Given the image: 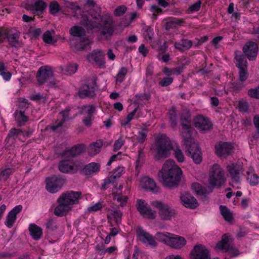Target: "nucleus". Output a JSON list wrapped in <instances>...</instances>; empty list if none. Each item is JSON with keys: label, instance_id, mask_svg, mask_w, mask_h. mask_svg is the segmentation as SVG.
<instances>
[{"label": "nucleus", "instance_id": "8", "mask_svg": "<svg viewBox=\"0 0 259 259\" xmlns=\"http://www.w3.org/2000/svg\"><path fill=\"white\" fill-rule=\"evenodd\" d=\"M65 180L60 176L52 175L45 180L46 189L50 193H56L62 187Z\"/></svg>", "mask_w": 259, "mask_h": 259}, {"label": "nucleus", "instance_id": "52", "mask_svg": "<svg viewBox=\"0 0 259 259\" xmlns=\"http://www.w3.org/2000/svg\"><path fill=\"white\" fill-rule=\"evenodd\" d=\"M239 71L238 80L244 82L247 79L248 76L247 68H239Z\"/></svg>", "mask_w": 259, "mask_h": 259}, {"label": "nucleus", "instance_id": "38", "mask_svg": "<svg viewBox=\"0 0 259 259\" xmlns=\"http://www.w3.org/2000/svg\"><path fill=\"white\" fill-rule=\"evenodd\" d=\"M70 34L75 37L81 38L82 36H84L85 31L84 29L79 26H74L72 27L69 30Z\"/></svg>", "mask_w": 259, "mask_h": 259}, {"label": "nucleus", "instance_id": "62", "mask_svg": "<svg viewBox=\"0 0 259 259\" xmlns=\"http://www.w3.org/2000/svg\"><path fill=\"white\" fill-rule=\"evenodd\" d=\"M135 97L137 100H139L142 101H147L151 98V95L150 94L144 93L142 94H138L136 95Z\"/></svg>", "mask_w": 259, "mask_h": 259}, {"label": "nucleus", "instance_id": "55", "mask_svg": "<svg viewBox=\"0 0 259 259\" xmlns=\"http://www.w3.org/2000/svg\"><path fill=\"white\" fill-rule=\"evenodd\" d=\"M174 155L178 162H183L184 161V154L179 147L174 150Z\"/></svg>", "mask_w": 259, "mask_h": 259}, {"label": "nucleus", "instance_id": "2", "mask_svg": "<svg viewBox=\"0 0 259 259\" xmlns=\"http://www.w3.org/2000/svg\"><path fill=\"white\" fill-rule=\"evenodd\" d=\"M98 19L97 15L94 16L87 14H81L80 24L88 30H92L95 28H99L98 38L100 40H108L113 35L115 29L113 22L108 20H105L103 23H97L95 20Z\"/></svg>", "mask_w": 259, "mask_h": 259}, {"label": "nucleus", "instance_id": "54", "mask_svg": "<svg viewBox=\"0 0 259 259\" xmlns=\"http://www.w3.org/2000/svg\"><path fill=\"white\" fill-rule=\"evenodd\" d=\"M143 35L146 39L151 40L153 36V29L149 26H146L144 29Z\"/></svg>", "mask_w": 259, "mask_h": 259}, {"label": "nucleus", "instance_id": "32", "mask_svg": "<svg viewBox=\"0 0 259 259\" xmlns=\"http://www.w3.org/2000/svg\"><path fill=\"white\" fill-rule=\"evenodd\" d=\"M244 86L245 84L243 82L237 80L228 83V91L233 94L238 93Z\"/></svg>", "mask_w": 259, "mask_h": 259}, {"label": "nucleus", "instance_id": "40", "mask_svg": "<svg viewBox=\"0 0 259 259\" xmlns=\"http://www.w3.org/2000/svg\"><path fill=\"white\" fill-rule=\"evenodd\" d=\"M247 181L251 186H256L259 183L258 175L252 172H247Z\"/></svg>", "mask_w": 259, "mask_h": 259}, {"label": "nucleus", "instance_id": "21", "mask_svg": "<svg viewBox=\"0 0 259 259\" xmlns=\"http://www.w3.org/2000/svg\"><path fill=\"white\" fill-rule=\"evenodd\" d=\"M91 41L88 37L78 38L70 41L71 48L75 51H83L89 48Z\"/></svg>", "mask_w": 259, "mask_h": 259}, {"label": "nucleus", "instance_id": "58", "mask_svg": "<svg viewBox=\"0 0 259 259\" xmlns=\"http://www.w3.org/2000/svg\"><path fill=\"white\" fill-rule=\"evenodd\" d=\"M238 107L240 112H246L248 110V104L245 101L241 100L238 102Z\"/></svg>", "mask_w": 259, "mask_h": 259}, {"label": "nucleus", "instance_id": "29", "mask_svg": "<svg viewBox=\"0 0 259 259\" xmlns=\"http://www.w3.org/2000/svg\"><path fill=\"white\" fill-rule=\"evenodd\" d=\"M143 188L146 190H149L154 193H157L159 192V188L152 178L148 177H144L142 179Z\"/></svg>", "mask_w": 259, "mask_h": 259}, {"label": "nucleus", "instance_id": "50", "mask_svg": "<svg viewBox=\"0 0 259 259\" xmlns=\"http://www.w3.org/2000/svg\"><path fill=\"white\" fill-rule=\"evenodd\" d=\"M49 9L50 13L55 15L60 11L61 8L57 1H53L50 4Z\"/></svg>", "mask_w": 259, "mask_h": 259}, {"label": "nucleus", "instance_id": "37", "mask_svg": "<svg viewBox=\"0 0 259 259\" xmlns=\"http://www.w3.org/2000/svg\"><path fill=\"white\" fill-rule=\"evenodd\" d=\"M47 6V4L43 1L38 0L34 3L32 9L35 11V13L37 15H39L43 13Z\"/></svg>", "mask_w": 259, "mask_h": 259}, {"label": "nucleus", "instance_id": "47", "mask_svg": "<svg viewBox=\"0 0 259 259\" xmlns=\"http://www.w3.org/2000/svg\"><path fill=\"white\" fill-rule=\"evenodd\" d=\"M113 199L114 200H116L118 202H119L120 206L124 207L127 203L128 197L127 196L122 195V194H116L113 196Z\"/></svg>", "mask_w": 259, "mask_h": 259}, {"label": "nucleus", "instance_id": "11", "mask_svg": "<svg viewBox=\"0 0 259 259\" xmlns=\"http://www.w3.org/2000/svg\"><path fill=\"white\" fill-rule=\"evenodd\" d=\"M98 86L96 80H93L91 83L84 84L81 86L78 91V96L80 99L93 98L96 96L95 91Z\"/></svg>", "mask_w": 259, "mask_h": 259}, {"label": "nucleus", "instance_id": "20", "mask_svg": "<svg viewBox=\"0 0 259 259\" xmlns=\"http://www.w3.org/2000/svg\"><path fill=\"white\" fill-rule=\"evenodd\" d=\"M227 170L230 174L232 181L238 183L240 181V172L243 171L242 165L239 163H231L227 166Z\"/></svg>", "mask_w": 259, "mask_h": 259}, {"label": "nucleus", "instance_id": "53", "mask_svg": "<svg viewBox=\"0 0 259 259\" xmlns=\"http://www.w3.org/2000/svg\"><path fill=\"white\" fill-rule=\"evenodd\" d=\"M174 81L172 77H164L159 80L158 84L162 87H165L171 84Z\"/></svg>", "mask_w": 259, "mask_h": 259}, {"label": "nucleus", "instance_id": "3", "mask_svg": "<svg viewBox=\"0 0 259 259\" xmlns=\"http://www.w3.org/2000/svg\"><path fill=\"white\" fill-rule=\"evenodd\" d=\"M174 160L169 159L164 163L160 174L163 184L167 187L172 188L177 186L181 179L182 170L180 167L175 165Z\"/></svg>", "mask_w": 259, "mask_h": 259}, {"label": "nucleus", "instance_id": "64", "mask_svg": "<svg viewBox=\"0 0 259 259\" xmlns=\"http://www.w3.org/2000/svg\"><path fill=\"white\" fill-rule=\"evenodd\" d=\"M28 33L31 34L34 37H37L40 35L41 31L40 28H33L31 26L28 29Z\"/></svg>", "mask_w": 259, "mask_h": 259}, {"label": "nucleus", "instance_id": "46", "mask_svg": "<svg viewBox=\"0 0 259 259\" xmlns=\"http://www.w3.org/2000/svg\"><path fill=\"white\" fill-rule=\"evenodd\" d=\"M124 172V168L123 166H118L115 168L110 177L115 181L117 179L120 178Z\"/></svg>", "mask_w": 259, "mask_h": 259}, {"label": "nucleus", "instance_id": "10", "mask_svg": "<svg viewBox=\"0 0 259 259\" xmlns=\"http://www.w3.org/2000/svg\"><path fill=\"white\" fill-rule=\"evenodd\" d=\"M137 238L138 240L144 244L149 245L151 248H155L157 246L154 237L145 231L142 227H139L136 231Z\"/></svg>", "mask_w": 259, "mask_h": 259}, {"label": "nucleus", "instance_id": "57", "mask_svg": "<svg viewBox=\"0 0 259 259\" xmlns=\"http://www.w3.org/2000/svg\"><path fill=\"white\" fill-rule=\"evenodd\" d=\"M248 95L251 98L259 99V85L255 88L249 89Z\"/></svg>", "mask_w": 259, "mask_h": 259}, {"label": "nucleus", "instance_id": "17", "mask_svg": "<svg viewBox=\"0 0 259 259\" xmlns=\"http://www.w3.org/2000/svg\"><path fill=\"white\" fill-rule=\"evenodd\" d=\"M71 109V107L67 106L64 110L60 111L59 114L62 117L61 120L58 122V120H57L54 123L48 125V127H49L53 132H55L58 129V128L62 126L65 122L70 120H72L74 116L73 117H69L70 112Z\"/></svg>", "mask_w": 259, "mask_h": 259}, {"label": "nucleus", "instance_id": "30", "mask_svg": "<svg viewBox=\"0 0 259 259\" xmlns=\"http://www.w3.org/2000/svg\"><path fill=\"white\" fill-rule=\"evenodd\" d=\"M185 23L183 19L178 18H172L165 24V28L166 30H169L172 29H176L182 26Z\"/></svg>", "mask_w": 259, "mask_h": 259}, {"label": "nucleus", "instance_id": "63", "mask_svg": "<svg viewBox=\"0 0 259 259\" xmlns=\"http://www.w3.org/2000/svg\"><path fill=\"white\" fill-rule=\"evenodd\" d=\"M125 141L122 139V138L119 137L114 144L113 150L116 151L119 150L121 147L124 145Z\"/></svg>", "mask_w": 259, "mask_h": 259}, {"label": "nucleus", "instance_id": "48", "mask_svg": "<svg viewBox=\"0 0 259 259\" xmlns=\"http://www.w3.org/2000/svg\"><path fill=\"white\" fill-rule=\"evenodd\" d=\"M12 214L9 212L6 217V220L5 222V225L9 228H11L13 227L17 219V217Z\"/></svg>", "mask_w": 259, "mask_h": 259}, {"label": "nucleus", "instance_id": "45", "mask_svg": "<svg viewBox=\"0 0 259 259\" xmlns=\"http://www.w3.org/2000/svg\"><path fill=\"white\" fill-rule=\"evenodd\" d=\"M148 130L146 128H143L138 132V136L137 138V142L140 144H143L147 139Z\"/></svg>", "mask_w": 259, "mask_h": 259}, {"label": "nucleus", "instance_id": "18", "mask_svg": "<svg viewBox=\"0 0 259 259\" xmlns=\"http://www.w3.org/2000/svg\"><path fill=\"white\" fill-rule=\"evenodd\" d=\"M258 50L257 44L251 41L247 42L243 48V51L245 56L250 61H254L256 59Z\"/></svg>", "mask_w": 259, "mask_h": 259}, {"label": "nucleus", "instance_id": "61", "mask_svg": "<svg viewBox=\"0 0 259 259\" xmlns=\"http://www.w3.org/2000/svg\"><path fill=\"white\" fill-rule=\"evenodd\" d=\"M126 11V7L124 6H120L117 7L114 11V15L116 16H121L123 15Z\"/></svg>", "mask_w": 259, "mask_h": 259}, {"label": "nucleus", "instance_id": "19", "mask_svg": "<svg viewBox=\"0 0 259 259\" xmlns=\"http://www.w3.org/2000/svg\"><path fill=\"white\" fill-rule=\"evenodd\" d=\"M87 59L89 62L95 64L101 68L105 67L104 53L101 50H94L87 56Z\"/></svg>", "mask_w": 259, "mask_h": 259}, {"label": "nucleus", "instance_id": "4", "mask_svg": "<svg viewBox=\"0 0 259 259\" xmlns=\"http://www.w3.org/2000/svg\"><path fill=\"white\" fill-rule=\"evenodd\" d=\"M81 196L79 191H70L63 194L57 200L58 205L54 209V214L58 217L66 215L70 209V205L77 204Z\"/></svg>", "mask_w": 259, "mask_h": 259}, {"label": "nucleus", "instance_id": "28", "mask_svg": "<svg viewBox=\"0 0 259 259\" xmlns=\"http://www.w3.org/2000/svg\"><path fill=\"white\" fill-rule=\"evenodd\" d=\"M101 165L97 162H92L86 164L81 169L85 176H90L100 171Z\"/></svg>", "mask_w": 259, "mask_h": 259}, {"label": "nucleus", "instance_id": "5", "mask_svg": "<svg viewBox=\"0 0 259 259\" xmlns=\"http://www.w3.org/2000/svg\"><path fill=\"white\" fill-rule=\"evenodd\" d=\"M172 149L171 142L166 135L161 134L158 136L155 143L154 159L160 160L169 157L170 151Z\"/></svg>", "mask_w": 259, "mask_h": 259}, {"label": "nucleus", "instance_id": "6", "mask_svg": "<svg viewBox=\"0 0 259 259\" xmlns=\"http://www.w3.org/2000/svg\"><path fill=\"white\" fill-rule=\"evenodd\" d=\"M209 185L213 188H220L226 182V177L224 170L217 163L210 168L208 179Z\"/></svg>", "mask_w": 259, "mask_h": 259}, {"label": "nucleus", "instance_id": "25", "mask_svg": "<svg viewBox=\"0 0 259 259\" xmlns=\"http://www.w3.org/2000/svg\"><path fill=\"white\" fill-rule=\"evenodd\" d=\"M122 212L119 210H111L108 214V223L111 227L118 226L121 223Z\"/></svg>", "mask_w": 259, "mask_h": 259}, {"label": "nucleus", "instance_id": "41", "mask_svg": "<svg viewBox=\"0 0 259 259\" xmlns=\"http://www.w3.org/2000/svg\"><path fill=\"white\" fill-rule=\"evenodd\" d=\"M171 233L168 232H164L161 233L160 232H157L155 236V238L159 241L162 242L164 243L165 244L167 245L168 239L169 237L171 236Z\"/></svg>", "mask_w": 259, "mask_h": 259}, {"label": "nucleus", "instance_id": "56", "mask_svg": "<svg viewBox=\"0 0 259 259\" xmlns=\"http://www.w3.org/2000/svg\"><path fill=\"white\" fill-rule=\"evenodd\" d=\"M83 110H86L87 115L94 116V113L96 111V107L93 105H85L82 107Z\"/></svg>", "mask_w": 259, "mask_h": 259}, {"label": "nucleus", "instance_id": "12", "mask_svg": "<svg viewBox=\"0 0 259 259\" xmlns=\"http://www.w3.org/2000/svg\"><path fill=\"white\" fill-rule=\"evenodd\" d=\"M53 72L49 66H42L39 69L36 74V78L39 85H42L53 77Z\"/></svg>", "mask_w": 259, "mask_h": 259}, {"label": "nucleus", "instance_id": "51", "mask_svg": "<svg viewBox=\"0 0 259 259\" xmlns=\"http://www.w3.org/2000/svg\"><path fill=\"white\" fill-rule=\"evenodd\" d=\"M17 124L18 126H21L27 121L28 117L24 114V112L20 111L19 115L16 119Z\"/></svg>", "mask_w": 259, "mask_h": 259}, {"label": "nucleus", "instance_id": "24", "mask_svg": "<svg viewBox=\"0 0 259 259\" xmlns=\"http://www.w3.org/2000/svg\"><path fill=\"white\" fill-rule=\"evenodd\" d=\"M186 244V240L185 238L171 234V236L168 239L167 245L170 246L172 248L180 249L184 247Z\"/></svg>", "mask_w": 259, "mask_h": 259}, {"label": "nucleus", "instance_id": "1", "mask_svg": "<svg viewBox=\"0 0 259 259\" xmlns=\"http://www.w3.org/2000/svg\"><path fill=\"white\" fill-rule=\"evenodd\" d=\"M191 114L189 110H184L180 115L181 135L183 137L184 145L188 156L192 158L196 164H199L202 159V154L197 143L192 138L193 127L191 126Z\"/></svg>", "mask_w": 259, "mask_h": 259}, {"label": "nucleus", "instance_id": "35", "mask_svg": "<svg viewBox=\"0 0 259 259\" xmlns=\"http://www.w3.org/2000/svg\"><path fill=\"white\" fill-rule=\"evenodd\" d=\"M46 227L48 232L53 234L56 232L58 228L57 220L54 218L49 219L46 223Z\"/></svg>", "mask_w": 259, "mask_h": 259}, {"label": "nucleus", "instance_id": "49", "mask_svg": "<svg viewBox=\"0 0 259 259\" xmlns=\"http://www.w3.org/2000/svg\"><path fill=\"white\" fill-rule=\"evenodd\" d=\"M77 67L76 64H69L65 67L64 70L67 74L71 75L76 72Z\"/></svg>", "mask_w": 259, "mask_h": 259}, {"label": "nucleus", "instance_id": "7", "mask_svg": "<svg viewBox=\"0 0 259 259\" xmlns=\"http://www.w3.org/2000/svg\"><path fill=\"white\" fill-rule=\"evenodd\" d=\"M152 205L158 209L159 216L162 220L170 221L176 213L174 208L164 202L154 201Z\"/></svg>", "mask_w": 259, "mask_h": 259}, {"label": "nucleus", "instance_id": "26", "mask_svg": "<svg viewBox=\"0 0 259 259\" xmlns=\"http://www.w3.org/2000/svg\"><path fill=\"white\" fill-rule=\"evenodd\" d=\"M103 145V141L101 139L91 143L87 149L88 155L91 156H94L97 155L101 152Z\"/></svg>", "mask_w": 259, "mask_h": 259}, {"label": "nucleus", "instance_id": "39", "mask_svg": "<svg viewBox=\"0 0 259 259\" xmlns=\"http://www.w3.org/2000/svg\"><path fill=\"white\" fill-rule=\"evenodd\" d=\"M192 187L198 195H202L206 197L209 193V192L207 191V189L204 187L197 183H193ZM212 190H210V192Z\"/></svg>", "mask_w": 259, "mask_h": 259}, {"label": "nucleus", "instance_id": "34", "mask_svg": "<svg viewBox=\"0 0 259 259\" xmlns=\"http://www.w3.org/2000/svg\"><path fill=\"white\" fill-rule=\"evenodd\" d=\"M19 37V33L16 32L12 34H7L6 33L5 39H7L9 44L12 47L16 48L19 45L18 39Z\"/></svg>", "mask_w": 259, "mask_h": 259}, {"label": "nucleus", "instance_id": "16", "mask_svg": "<svg viewBox=\"0 0 259 259\" xmlns=\"http://www.w3.org/2000/svg\"><path fill=\"white\" fill-rule=\"evenodd\" d=\"M191 259H210L208 250L202 244L194 247L190 253Z\"/></svg>", "mask_w": 259, "mask_h": 259}, {"label": "nucleus", "instance_id": "15", "mask_svg": "<svg viewBox=\"0 0 259 259\" xmlns=\"http://www.w3.org/2000/svg\"><path fill=\"white\" fill-rule=\"evenodd\" d=\"M215 153L219 157H226L233 153L234 147L226 142H219L215 146Z\"/></svg>", "mask_w": 259, "mask_h": 259}, {"label": "nucleus", "instance_id": "42", "mask_svg": "<svg viewBox=\"0 0 259 259\" xmlns=\"http://www.w3.org/2000/svg\"><path fill=\"white\" fill-rule=\"evenodd\" d=\"M235 59L236 61L235 63L236 66L238 68L247 67V62L245 56L243 55H236Z\"/></svg>", "mask_w": 259, "mask_h": 259}, {"label": "nucleus", "instance_id": "9", "mask_svg": "<svg viewBox=\"0 0 259 259\" xmlns=\"http://www.w3.org/2000/svg\"><path fill=\"white\" fill-rule=\"evenodd\" d=\"M81 167L79 163L68 159H63L58 163L59 170L64 174H75Z\"/></svg>", "mask_w": 259, "mask_h": 259}, {"label": "nucleus", "instance_id": "60", "mask_svg": "<svg viewBox=\"0 0 259 259\" xmlns=\"http://www.w3.org/2000/svg\"><path fill=\"white\" fill-rule=\"evenodd\" d=\"M201 4L202 2L201 1H197L189 7V10L192 13L199 11Z\"/></svg>", "mask_w": 259, "mask_h": 259}, {"label": "nucleus", "instance_id": "31", "mask_svg": "<svg viewBox=\"0 0 259 259\" xmlns=\"http://www.w3.org/2000/svg\"><path fill=\"white\" fill-rule=\"evenodd\" d=\"M29 231L32 238L35 240H38L42 235V230L41 227L35 224H31L29 226Z\"/></svg>", "mask_w": 259, "mask_h": 259}, {"label": "nucleus", "instance_id": "43", "mask_svg": "<svg viewBox=\"0 0 259 259\" xmlns=\"http://www.w3.org/2000/svg\"><path fill=\"white\" fill-rule=\"evenodd\" d=\"M228 242L229 238L226 234H224L222 236L221 240L217 244V247L221 250L225 249L227 251L229 250V247H227Z\"/></svg>", "mask_w": 259, "mask_h": 259}, {"label": "nucleus", "instance_id": "59", "mask_svg": "<svg viewBox=\"0 0 259 259\" xmlns=\"http://www.w3.org/2000/svg\"><path fill=\"white\" fill-rule=\"evenodd\" d=\"M103 207L102 202H98L96 204H94L91 206L89 207L88 210L89 211L96 212L101 210Z\"/></svg>", "mask_w": 259, "mask_h": 259}, {"label": "nucleus", "instance_id": "27", "mask_svg": "<svg viewBox=\"0 0 259 259\" xmlns=\"http://www.w3.org/2000/svg\"><path fill=\"white\" fill-rule=\"evenodd\" d=\"M193 46L191 40L187 38H182L174 43L175 48L181 52L189 50Z\"/></svg>", "mask_w": 259, "mask_h": 259}, {"label": "nucleus", "instance_id": "22", "mask_svg": "<svg viewBox=\"0 0 259 259\" xmlns=\"http://www.w3.org/2000/svg\"><path fill=\"white\" fill-rule=\"evenodd\" d=\"M85 149L86 146L84 144H77L72 146L71 148L63 151L62 155L74 157L83 153Z\"/></svg>", "mask_w": 259, "mask_h": 259}, {"label": "nucleus", "instance_id": "23", "mask_svg": "<svg viewBox=\"0 0 259 259\" xmlns=\"http://www.w3.org/2000/svg\"><path fill=\"white\" fill-rule=\"evenodd\" d=\"M181 200L183 205L188 208L195 209L199 205L196 199L190 193L182 194Z\"/></svg>", "mask_w": 259, "mask_h": 259}, {"label": "nucleus", "instance_id": "13", "mask_svg": "<svg viewBox=\"0 0 259 259\" xmlns=\"http://www.w3.org/2000/svg\"><path fill=\"white\" fill-rule=\"evenodd\" d=\"M138 211L144 218L154 219L155 218V212L153 211L150 206L142 199H138L136 204Z\"/></svg>", "mask_w": 259, "mask_h": 259}, {"label": "nucleus", "instance_id": "33", "mask_svg": "<svg viewBox=\"0 0 259 259\" xmlns=\"http://www.w3.org/2000/svg\"><path fill=\"white\" fill-rule=\"evenodd\" d=\"M219 209L221 215L226 221L230 223L233 221V213L226 206L221 205Z\"/></svg>", "mask_w": 259, "mask_h": 259}, {"label": "nucleus", "instance_id": "44", "mask_svg": "<svg viewBox=\"0 0 259 259\" xmlns=\"http://www.w3.org/2000/svg\"><path fill=\"white\" fill-rule=\"evenodd\" d=\"M127 73V69L125 67H122L119 71H118L117 74L116 75V81L117 82L121 83L122 82L125 78V76Z\"/></svg>", "mask_w": 259, "mask_h": 259}, {"label": "nucleus", "instance_id": "14", "mask_svg": "<svg viewBox=\"0 0 259 259\" xmlns=\"http://www.w3.org/2000/svg\"><path fill=\"white\" fill-rule=\"evenodd\" d=\"M194 124L196 128L203 133L209 131L212 127V124L210 119L202 115H198L195 117Z\"/></svg>", "mask_w": 259, "mask_h": 259}, {"label": "nucleus", "instance_id": "36", "mask_svg": "<svg viewBox=\"0 0 259 259\" xmlns=\"http://www.w3.org/2000/svg\"><path fill=\"white\" fill-rule=\"evenodd\" d=\"M169 121L170 126L172 129L177 127L178 124V116L176 110L174 108H172L168 111Z\"/></svg>", "mask_w": 259, "mask_h": 259}]
</instances>
